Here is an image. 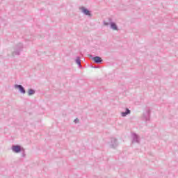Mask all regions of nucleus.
I'll use <instances>...</instances> for the list:
<instances>
[{"label": "nucleus", "mask_w": 178, "mask_h": 178, "mask_svg": "<svg viewBox=\"0 0 178 178\" xmlns=\"http://www.w3.org/2000/svg\"><path fill=\"white\" fill-rule=\"evenodd\" d=\"M75 62L76 64H78V65L79 66V67H81V60H80V57H76V59L75 60Z\"/></svg>", "instance_id": "obj_12"}, {"label": "nucleus", "mask_w": 178, "mask_h": 178, "mask_svg": "<svg viewBox=\"0 0 178 178\" xmlns=\"http://www.w3.org/2000/svg\"><path fill=\"white\" fill-rule=\"evenodd\" d=\"M118 145H119V144L118 143V139H116L115 138H112L111 139V142H110V147L111 148H116V147H118Z\"/></svg>", "instance_id": "obj_6"}, {"label": "nucleus", "mask_w": 178, "mask_h": 178, "mask_svg": "<svg viewBox=\"0 0 178 178\" xmlns=\"http://www.w3.org/2000/svg\"><path fill=\"white\" fill-rule=\"evenodd\" d=\"M74 122V123H77L79 122V118H76Z\"/></svg>", "instance_id": "obj_15"}, {"label": "nucleus", "mask_w": 178, "mask_h": 178, "mask_svg": "<svg viewBox=\"0 0 178 178\" xmlns=\"http://www.w3.org/2000/svg\"><path fill=\"white\" fill-rule=\"evenodd\" d=\"M130 113H131L130 109L126 108L125 112L121 113V115L122 118H125L127 115H130Z\"/></svg>", "instance_id": "obj_10"}, {"label": "nucleus", "mask_w": 178, "mask_h": 178, "mask_svg": "<svg viewBox=\"0 0 178 178\" xmlns=\"http://www.w3.org/2000/svg\"><path fill=\"white\" fill-rule=\"evenodd\" d=\"M14 87L15 88H18L21 94H26V89H24V87H23V86L15 84Z\"/></svg>", "instance_id": "obj_7"}, {"label": "nucleus", "mask_w": 178, "mask_h": 178, "mask_svg": "<svg viewBox=\"0 0 178 178\" xmlns=\"http://www.w3.org/2000/svg\"><path fill=\"white\" fill-rule=\"evenodd\" d=\"M79 9L81 11V13L85 15V16H88V17H92V14H91V11L86 8V7L82 6V7H80Z\"/></svg>", "instance_id": "obj_3"}, {"label": "nucleus", "mask_w": 178, "mask_h": 178, "mask_svg": "<svg viewBox=\"0 0 178 178\" xmlns=\"http://www.w3.org/2000/svg\"><path fill=\"white\" fill-rule=\"evenodd\" d=\"M13 152L15 154H19V152H22L23 147L19 145H13L11 147Z\"/></svg>", "instance_id": "obj_4"}, {"label": "nucleus", "mask_w": 178, "mask_h": 178, "mask_svg": "<svg viewBox=\"0 0 178 178\" xmlns=\"http://www.w3.org/2000/svg\"><path fill=\"white\" fill-rule=\"evenodd\" d=\"M110 25H111V29H112V30H115V31L118 30V25H116V23L111 22H110Z\"/></svg>", "instance_id": "obj_9"}, {"label": "nucleus", "mask_w": 178, "mask_h": 178, "mask_svg": "<svg viewBox=\"0 0 178 178\" xmlns=\"http://www.w3.org/2000/svg\"><path fill=\"white\" fill-rule=\"evenodd\" d=\"M104 26H109L111 24L109 22H104Z\"/></svg>", "instance_id": "obj_14"}, {"label": "nucleus", "mask_w": 178, "mask_h": 178, "mask_svg": "<svg viewBox=\"0 0 178 178\" xmlns=\"http://www.w3.org/2000/svg\"><path fill=\"white\" fill-rule=\"evenodd\" d=\"M34 94H35V90H34V89H29L28 90V95L30 97L31 95H34Z\"/></svg>", "instance_id": "obj_11"}, {"label": "nucleus", "mask_w": 178, "mask_h": 178, "mask_svg": "<svg viewBox=\"0 0 178 178\" xmlns=\"http://www.w3.org/2000/svg\"><path fill=\"white\" fill-rule=\"evenodd\" d=\"M151 119V108L149 107H147L145 111L143 113V120L146 122V123H148Z\"/></svg>", "instance_id": "obj_1"}, {"label": "nucleus", "mask_w": 178, "mask_h": 178, "mask_svg": "<svg viewBox=\"0 0 178 178\" xmlns=\"http://www.w3.org/2000/svg\"><path fill=\"white\" fill-rule=\"evenodd\" d=\"M132 144H140V136L136 134L133 133L131 134Z\"/></svg>", "instance_id": "obj_5"}, {"label": "nucleus", "mask_w": 178, "mask_h": 178, "mask_svg": "<svg viewBox=\"0 0 178 178\" xmlns=\"http://www.w3.org/2000/svg\"><path fill=\"white\" fill-rule=\"evenodd\" d=\"M21 152H22L21 156H22V158H25L26 157V152H24V149H22Z\"/></svg>", "instance_id": "obj_13"}, {"label": "nucleus", "mask_w": 178, "mask_h": 178, "mask_svg": "<svg viewBox=\"0 0 178 178\" xmlns=\"http://www.w3.org/2000/svg\"><path fill=\"white\" fill-rule=\"evenodd\" d=\"M92 59L94 60L95 63H102V58L99 56L92 57Z\"/></svg>", "instance_id": "obj_8"}, {"label": "nucleus", "mask_w": 178, "mask_h": 178, "mask_svg": "<svg viewBox=\"0 0 178 178\" xmlns=\"http://www.w3.org/2000/svg\"><path fill=\"white\" fill-rule=\"evenodd\" d=\"M22 51H23V44L19 43L14 47V51H13V56L20 55V52Z\"/></svg>", "instance_id": "obj_2"}]
</instances>
